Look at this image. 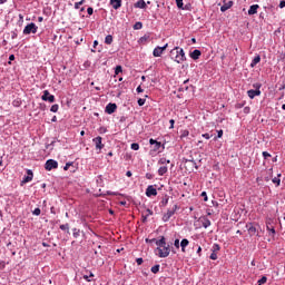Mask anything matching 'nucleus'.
Listing matches in <instances>:
<instances>
[{
	"label": "nucleus",
	"instance_id": "obj_1",
	"mask_svg": "<svg viewBox=\"0 0 285 285\" xmlns=\"http://www.w3.org/2000/svg\"><path fill=\"white\" fill-rule=\"evenodd\" d=\"M146 242H149V244L151 245L158 246L157 250H161V248H164L165 250H170V245H166V238L164 236L160 239H146Z\"/></svg>",
	"mask_w": 285,
	"mask_h": 285
},
{
	"label": "nucleus",
	"instance_id": "obj_2",
	"mask_svg": "<svg viewBox=\"0 0 285 285\" xmlns=\"http://www.w3.org/2000/svg\"><path fill=\"white\" fill-rule=\"evenodd\" d=\"M170 55H176L175 56V61L176 63H184L186 61V52L179 47H175L171 51Z\"/></svg>",
	"mask_w": 285,
	"mask_h": 285
},
{
	"label": "nucleus",
	"instance_id": "obj_3",
	"mask_svg": "<svg viewBox=\"0 0 285 285\" xmlns=\"http://www.w3.org/2000/svg\"><path fill=\"white\" fill-rule=\"evenodd\" d=\"M253 88L255 89H250L247 91L249 99H255V97H259V95H262V90H259V88H262L261 83H254Z\"/></svg>",
	"mask_w": 285,
	"mask_h": 285
},
{
	"label": "nucleus",
	"instance_id": "obj_4",
	"mask_svg": "<svg viewBox=\"0 0 285 285\" xmlns=\"http://www.w3.org/2000/svg\"><path fill=\"white\" fill-rule=\"evenodd\" d=\"M37 30H39V27L35 22H31L24 27L23 35H37Z\"/></svg>",
	"mask_w": 285,
	"mask_h": 285
},
{
	"label": "nucleus",
	"instance_id": "obj_5",
	"mask_svg": "<svg viewBox=\"0 0 285 285\" xmlns=\"http://www.w3.org/2000/svg\"><path fill=\"white\" fill-rule=\"evenodd\" d=\"M46 170H55V168H59V163L55 159H49L45 164Z\"/></svg>",
	"mask_w": 285,
	"mask_h": 285
},
{
	"label": "nucleus",
	"instance_id": "obj_6",
	"mask_svg": "<svg viewBox=\"0 0 285 285\" xmlns=\"http://www.w3.org/2000/svg\"><path fill=\"white\" fill-rule=\"evenodd\" d=\"M42 101H49V104H55V95H50V91L45 90L41 96Z\"/></svg>",
	"mask_w": 285,
	"mask_h": 285
},
{
	"label": "nucleus",
	"instance_id": "obj_7",
	"mask_svg": "<svg viewBox=\"0 0 285 285\" xmlns=\"http://www.w3.org/2000/svg\"><path fill=\"white\" fill-rule=\"evenodd\" d=\"M168 48V43H166L164 47H156L153 51L154 57H161L164 55V51Z\"/></svg>",
	"mask_w": 285,
	"mask_h": 285
},
{
	"label": "nucleus",
	"instance_id": "obj_8",
	"mask_svg": "<svg viewBox=\"0 0 285 285\" xmlns=\"http://www.w3.org/2000/svg\"><path fill=\"white\" fill-rule=\"evenodd\" d=\"M257 226L258 225H254L253 223H249L246 225L248 235H250V237H253L254 235H257Z\"/></svg>",
	"mask_w": 285,
	"mask_h": 285
},
{
	"label": "nucleus",
	"instance_id": "obj_9",
	"mask_svg": "<svg viewBox=\"0 0 285 285\" xmlns=\"http://www.w3.org/2000/svg\"><path fill=\"white\" fill-rule=\"evenodd\" d=\"M92 141L96 146V150H101L104 148V145L101 144V141H104V138H101V136L94 138Z\"/></svg>",
	"mask_w": 285,
	"mask_h": 285
},
{
	"label": "nucleus",
	"instance_id": "obj_10",
	"mask_svg": "<svg viewBox=\"0 0 285 285\" xmlns=\"http://www.w3.org/2000/svg\"><path fill=\"white\" fill-rule=\"evenodd\" d=\"M146 195L148 197H157V189L153 185H149L146 189Z\"/></svg>",
	"mask_w": 285,
	"mask_h": 285
},
{
	"label": "nucleus",
	"instance_id": "obj_11",
	"mask_svg": "<svg viewBox=\"0 0 285 285\" xmlns=\"http://www.w3.org/2000/svg\"><path fill=\"white\" fill-rule=\"evenodd\" d=\"M116 110H117V104L109 102L106 106L105 112H107V115H112V112H115Z\"/></svg>",
	"mask_w": 285,
	"mask_h": 285
},
{
	"label": "nucleus",
	"instance_id": "obj_12",
	"mask_svg": "<svg viewBox=\"0 0 285 285\" xmlns=\"http://www.w3.org/2000/svg\"><path fill=\"white\" fill-rule=\"evenodd\" d=\"M177 210V205H174L173 209H169L165 216H164V222H168L173 215H175V212Z\"/></svg>",
	"mask_w": 285,
	"mask_h": 285
},
{
	"label": "nucleus",
	"instance_id": "obj_13",
	"mask_svg": "<svg viewBox=\"0 0 285 285\" xmlns=\"http://www.w3.org/2000/svg\"><path fill=\"white\" fill-rule=\"evenodd\" d=\"M189 57L191 59H194V61H197V59H199V57H202V51L199 49H196L189 53Z\"/></svg>",
	"mask_w": 285,
	"mask_h": 285
},
{
	"label": "nucleus",
	"instance_id": "obj_14",
	"mask_svg": "<svg viewBox=\"0 0 285 285\" xmlns=\"http://www.w3.org/2000/svg\"><path fill=\"white\" fill-rule=\"evenodd\" d=\"M32 177H35V175L32 174V170L28 169L27 176L23 178L22 184L30 183L32 180Z\"/></svg>",
	"mask_w": 285,
	"mask_h": 285
},
{
	"label": "nucleus",
	"instance_id": "obj_15",
	"mask_svg": "<svg viewBox=\"0 0 285 285\" xmlns=\"http://www.w3.org/2000/svg\"><path fill=\"white\" fill-rule=\"evenodd\" d=\"M160 167L158 168V175L159 177H164L166 173H168V165H159Z\"/></svg>",
	"mask_w": 285,
	"mask_h": 285
},
{
	"label": "nucleus",
	"instance_id": "obj_16",
	"mask_svg": "<svg viewBox=\"0 0 285 285\" xmlns=\"http://www.w3.org/2000/svg\"><path fill=\"white\" fill-rule=\"evenodd\" d=\"M149 41H150V36L145 35L141 38H139L138 43H140V46H146Z\"/></svg>",
	"mask_w": 285,
	"mask_h": 285
},
{
	"label": "nucleus",
	"instance_id": "obj_17",
	"mask_svg": "<svg viewBox=\"0 0 285 285\" xmlns=\"http://www.w3.org/2000/svg\"><path fill=\"white\" fill-rule=\"evenodd\" d=\"M110 6L114 10H119L121 8V0H110Z\"/></svg>",
	"mask_w": 285,
	"mask_h": 285
},
{
	"label": "nucleus",
	"instance_id": "obj_18",
	"mask_svg": "<svg viewBox=\"0 0 285 285\" xmlns=\"http://www.w3.org/2000/svg\"><path fill=\"white\" fill-rule=\"evenodd\" d=\"M230 8H233V1L225 2L220 7V12H226V10H230Z\"/></svg>",
	"mask_w": 285,
	"mask_h": 285
},
{
	"label": "nucleus",
	"instance_id": "obj_19",
	"mask_svg": "<svg viewBox=\"0 0 285 285\" xmlns=\"http://www.w3.org/2000/svg\"><path fill=\"white\" fill-rule=\"evenodd\" d=\"M257 10H259V4H253L249 7L248 14L249 16L257 14Z\"/></svg>",
	"mask_w": 285,
	"mask_h": 285
},
{
	"label": "nucleus",
	"instance_id": "obj_20",
	"mask_svg": "<svg viewBox=\"0 0 285 285\" xmlns=\"http://www.w3.org/2000/svg\"><path fill=\"white\" fill-rule=\"evenodd\" d=\"M134 8H139L140 10L146 9V1L145 0H138L135 4Z\"/></svg>",
	"mask_w": 285,
	"mask_h": 285
},
{
	"label": "nucleus",
	"instance_id": "obj_21",
	"mask_svg": "<svg viewBox=\"0 0 285 285\" xmlns=\"http://www.w3.org/2000/svg\"><path fill=\"white\" fill-rule=\"evenodd\" d=\"M200 222L205 228H208V226H210V219H208L207 217H202Z\"/></svg>",
	"mask_w": 285,
	"mask_h": 285
},
{
	"label": "nucleus",
	"instance_id": "obj_22",
	"mask_svg": "<svg viewBox=\"0 0 285 285\" xmlns=\"http://www.w3.org/2000/svg\"><path fill=\"white\" fill-rule=\"evenodd\" d=\"M259 61H262V57L256 56L250 63V68H255L257 63H259Z\"/></svg>",
	"mask_w": 285,
	"mask_h": 285
},
{
	"label": "nucleus",
	"instance_id": "obj_23",
	"mask_svg": "<svg viewBox=\"0 0 285 285\" xmlns=\"http://www.w3.org/2000/svg\"><path fill=\"white\" fill-rule=\"evenodd\" d=\"M168 164H170V160H168L166 158H160L158 160V166H168Z\"/></svg>",
	"mask_w": 285,
	"mask_h": 285
},
{
	"label": "nucleus",
	"instance_id": "obj_24",
	"mask_svg": "<svg viewBox=\"0 0 285 285\" xmlns=\"http://www.w3.org/2000/svg\"><path fill=\"white\" fill-rule=\"evenodd\" d=\"M159 257H168L170 255L169 250H159L157 254Z\"/></svg>",
	"mask_w": 285,
	"mask_h": 285
},
{
	"label": "nucleus",
	"instance_id": "obj_25",
	"mask_svg": "<svg viewBox=\"0 0 285 285\" xmlns=\"http://www.w3.org/2000/svg\"><path fill=\"white\" fill-rule=\"evenodd\" d=\"M188 244H190V242H188V239L184 238V239L180 242L181 250H185V248H186V246H188Z\"/></svg>",
	"mask_w": 285,
	"mask_h": 285
},
{
	"label": "nucleus",
	"instance_id": "obj_26",
	"mask_svg": "<svg viewBox=\"0 0 285 285\" xmlns=\"http://www.w3.org/2000/svg\"><path fill=\"white\" fill-rule=\"evenodd\" d=\"M105 43L107 46H110L112 43V36L111 35L106 36Z\"/></svg>",
	"mask_w": 285,
	"mask_h": 285
},
{
	"label": "nucleus",
	"instance_id": "obj_27",
	"mask_svg": "<svg viewBox=\"0 0 285 285\" xmlns=\"http://www.w3.org/2000/svg\"><path fill=\"white\" fill-rule=\"evenodd\" d=\"M161 268V266L160 265H155V266H153L151 267V273H154V275H157V273H159V269Z\"/></svg>",
	"mask_w": 285,
	"mask_h": 285
},
{
	"label": "nucleus",
	"instance_id": "obj_28",
	"mask_svg": "<svg viewBox=\"0 0 285 285\" xmlns=\"http://www.w3.org/2000/svg\"><path fill=\"white\" fill-rule=\"evenodd\" d=\"M60 230H67V233H70V225L69 224L60 225Z\"/></svg>",
	"mask_w": 285,
	"mask_h": 285
},
{
	"label": "nucleus",
	"instance_id": "obj_29",
	"mask_svg": "<svg viewBox=\"0 0 285 285\" xmlns=\"http://www.w3.org/2000/svg\"><path fill=\"white\" fill-rule=\"evenodd\" d=\"M144 28V24L141 22H136L134 24V30H141Z\"/></svg>",
	"mask_w": 285,
	"mask_h": 285
},
{
	"label": "nucleus",
	"instance_id": "obj_30",
	"mask_svg": "<svg viewBox=\"0 0 285 285\" xmlns=\"http://www.w3.org/2000/svg\"><path fill=\"white\" fill-rule=\"evenodd\" d=\"M83 3H86V0H80L79 2H76V3H75V9H76V10H79V7H80V6H83Z\"/></svg>",
	"mask_w": 285,
	"mask_h": 285
},
{
	"label": "nucleus",
	"instance_id": "obj_31",
	"mask_svg": "<svg viewBox=\"0 0 285 285\" xmlns=\"http://www.w3.org/2000/svg\"><path fill=\"white\" fill-rule=\"evenodd\" d=\"M51 112H59V105H52L50 108Z\"/></svg>",
	"mask_w": 285,
	"mask_h": 285
},
{
	"label": "nucleus",
	"instance_id": "obj_32",
	"mask_svg": "<svg viewBox=\"0 0 285 285\" xmlns=\"http://www.w3.org/2000/svg\"><path fill=\"white\" fill-rule=\"evenodd\" d=\"M142 215H147V217H150L153 215V210L150 208H147L142 212Z\"/></svg>",
	"mask_w": 285,
	"mask_h": 285
},
{
	"label": "nucleus",
	"instance_id": "obj_33",
	"mask_svg": "<svg viewBox=\"0 0 285 285\" xmlns=\"http://www.w3.org/2000/svg\"><path fill=\"white\" fill-rule=\"evenodd\" d=\"M267 230H269V235H272V237H274V235H275V227L267 226Z\"/></svg>",
	"mask_w": 285,
	"mask_h": 285
},
{
	"label": "nucleus",
	"instance_id": "obj_34",
	"mask_svg": "<svg viewBox=\"0 0 285 285\" xmlns=\"http://www.w3.org/2000/svg\"><path fill=\"white\" fill-rule=\"evenodd\" d=\"M176 6L181 10L184 8V0H176Z\"/></svg>",
	"mask_w": 285,
	"mask_h": 285
},
{
	"label": "nucleus",
	"instance_id": "obj_35",
	"mask_svg": "<svg viewBox=\"0 0 285 285\" xmlns=\"http://www.w3.org/2000/svg\"><path fill=\"white\" fill-rule=\"evenodd\" d=\"M272 181L273 184H276V186H279V184H282V180L279 179V177H274Z\"/></svg>",
	"mask_w": 285,
	"mask_h": 285
},
{
	"label": "nucleus",
	"instance_id": "obj_36",
	"mask_svg": "<svg viewBox=\"0 0 285 285\" xmlns=\"http://www.w3.org/2000/svg\"><path fill=\"white\" fill-rule=\"evenodd\" d=\"M120 72H124V69L121 68V66H117L115 69V75H119Z\"/></svg>",
	"mask_w": 285,
	"mask_h": 285
},
{
	"label": "nucleus",
	"instance_id": "obj_37",
	"mask_svg": "<svg viewBox=\"0 0 285 285\" xmlns=\"http://www.w3.org/2000/svg\"><path fill=\"white\" fill-rule=\"evenodd\" d=\"M268 282V278L266 276H262V278L258 281V284H266Z\"/></svg>",
	"mask_w": 285,
	"mask_h": 285
},
{
	"label": "nucleus",
	"instance_id": "obj_38",
	"mask_svg": "<svg viewBox=\"0 0 285 285\" xmlns=\"http://www.w3.org/2000/svg\"><path fill=\"white\" fill-rule=\"evenodd\" d=\"M131 150H139V144L132 142L131 144Z\"/></svg>",
	"mask_w": 285,
	"mask_h": 285
},
{
	"label": "nucleus",
	"instance_id": "obj_39",
	"mask_svg": "<svg viewBox=\"0 0 285 285\" xmlns=\"http://www.w3.org/2000/svg\"><path fill=\"white\" fill-rule=\"evenodd\" d=\"M32 215H36L37 217H39V215H41V209H40V208H36V209L32 212Z\"/></svg>",
	"mask_w": 285,
	"mask_h": 285
},
{
	"label": "nucleus",
	"instance_id": "obj_40",
	"mask_svg": "<svg viewBox=\"0 0 285 285\" xmlns=\"http://www.w3.org/2000/svg\"><path fill=\"white\" fill-rule=\"evenodd\" d=\"M160 204H161V206H167L168 205V197L163 198Z\"/></svg>",
	"mask_w": 285,
	"mask_h": 285
},
{
	"label": "nucleus",
	"instance_id": "obj_41",
	"mask_svg": "<svg viewBox=\"0 0 285 285\" xmlns=\"http://www.w3.org/2000/svg\"><path fill=\"white\" fill-rule=\"evenodd\" d=\"M142 223L146 224L148 222V215L141 214Z\"/></svg>",
	"mask_w": 285,
	"mask_h": 285
},
{
	"label": "nucleus",
	"instance_id": "obj_42",
	"mask_svg": "<svg viewBox=\"0 0 285 285\" xmlns=\"http://www.w3.org/2000/svg\"><path fill=\"white\" fill-rule=\"evenodd\" d=\"M179 246H180L179 239H175V242H174V247H175L176 249H179Z\"/></svg>",
	"mask_w": 285,
	"mask_h": 285
},
{
	"label": "nucleus",
	"instance_id": "obj_43",
	"mask_svg": "<svg viewBox=\"0 0 285 285\" xmlns=\"http://www.w3.org/2000/svg\"><path fill=\"white\" fill-rule=\"evenodd\" d=\"M146 104V99L139 98L138 99V106H144Z\"/></svg>",
	"mask_w": 285,
	"mask_h": 285
},
{
	"label": "nucleus",
	"instance_id": "obj_44",
	"mask_svg": "<svg viewBox=\"0 0 285 285\" xmlns=\"http://www.w3.org/2000/svg\"><path fill=\"white\" fill-rule=\"evenodd\" d=\"M222 137H224V130L220 129L217 131V138L222 139Z\"/></svg>",
	"mask_w": 285,
	"mask_h": 285
},
{
	"label": "nucleus",
	"instance_id": "obj_45",
	"mask_svg": "<svg viewBox=\"0 0 285 285\" xmlns=\"http://www.w3.org/2000/svg\"><path fill=\"white\" fill-rule=\"evenodd\" d=\"M200 196L204 197V202H208V195L206 194V191H203Z\"/></svg>",
	"mask_w": 285,
	"mask_h": 285
},
{
	"label": "nucleus",
	"instance_id": "obj_46",
	"mask_svg": "<svg viewBox=\"0 0 285 285\" xmlns=\"http://www.w3.org/2000/svg\"><path fill=\"white\" fill-rule=\"evenodd\" d=\"M87 12H88V14L91 17V14H94V12H95V9H92V7H89V8L87 9Z\"/></svg>",
	"mask_w": 285,
	"mask_h": 285
},
{
	"label": "nucleus",
	"instance_id": "obj_47",
	"mask_svg": "<svg viewBox=\"0 0 285 285\" xmlns=\"http://www.w3.org/2000/svg\"><path fill=\"white\" fill-rule=\"evenodd\" d=\"M79 229H77V228H73V237H79Z\"/></svg>",
	"mask_w": 285,
	"mask_h": 285
},
{
	"label": "nucleus",
	"instance_id": "obj_48",
	"mask_svg": "<svg viewBox=\"0 0 285 285\" xmlns=\"http://www.w3.org/2000/svg\"><path fill=\"white\" fill-rule=\"evenodd\" d=\"M263 157L264 159H267L268 157H271V154L268 151H263Z\"/></svg>",
	"mask_w": 285,
	"mask_h": 285
},
{
	"label": "nucleus",
	"instance_id": "obj_49",
	"mask_svg": "<svg viewBox=\"0 0 285 285\" xmlns=\"http://www.w3.org/2000/svg\"><path fill=\"white\" fill-rule=\"evenodd\" d=\"M70 166H72V163H67L63 167V170H69Z\"/></svg>",
	"mask_w": 285,
	"mask_h": 285
},
{
	"label": "nucleus",
	"instance_id": "obj_50",
	"mask_svg": "<svg viewBox=\"0 0 285 285\" xmlns=\"http://www.w3.org/2000/svg\"><path fill=\"white\" fill-rule=\"evenodd\" d=\"M136 263L138 264V266H141V264H144V258H137Z\"/></svg>",
	"mask_w": 285,
	"mask_h": 285
},
{
	"label": "nucleus",
	"instance_id": "obj_51",
	"mask_svg": "<svg viewBox=\"0 0 285 285\" xmlns=\"http://www.w3.org/2000/svg\"><path fill=\"white\" fill-rule=\"evenodd\" d=\"M202 137H204V139H210L213 136L210 134H203Z\"/></svg>",
	"mask_w": 285,
	"mask_h": 285
},
{
	"label": "nucleus",
	"instance_id": "obj_52",
	"mask_svg": "<svg viewBox=\"0 0 285 285\" xmlns=\"http://www.w3.org/2000/svg\"><path fill=\"white\" fill-rule=\"evenodd\" d=\"M209 257H210V259H217V253H215V252L212 253Z\"/></svg>",
	"mask_w": 285,
	"mask_h": 285
},
{
	"label": "nucleus",
	"instance_id": "obj_53",
	"mask_svg": "<svg viewBox=\"0 0 285 285\" xmlns=\"http://www.w3.org/2000/svg\"><path fill=\"white\" fill-rule=\"evenodd\" d=\"M180 10H190V4H185V7L183 6V8H180Z\"/></svg>",
	"mask_w": 285,
	"mask_h": 285
},
{
	"label": "nucleus",
	"instance_id": "obj_54",
	"mask_svg": "<svg viewBox=\"0 0 285 285\" xmlns=\"http://www.w3.org/2000/svg\"><path fill=\"white\" fill-rule=\"evenodd\" d=\"M156 150H159V148H161V142L157 141L155 145Z\"/></svg>",
	"mask_w": 285,
	"mask_h": 285
},
{
	"label": "nucleus",
	"instance_id": "obj_55",
	"mask_svg": "<svg viewBox=\"0 0 285 285\" xmlns=\"http://www.w3.org/2000/svg\"><path fill=\"white\" fill-rule=\"evenodd\" d=\"M170 127L169 128H175V119L169 120Z\"/></svg>",
	"mask_w": 285,
	"mask_h": 285
},
{
	"label": "nucleus",
	"instance_id": "obj_56",
	"mask_svg": "<svg viewBox=\"0 0 285 285\" xmlns=\"http://www.w3.org/2000/svg\"><path fill=\"white\" fill-rule=\"evenodd\" d=\"M149 144L151 145V146H156V144H157V140H155V139H149Z\"/></svg>",
	"mask_w": 285,
	"mask_h": 285
},
{
	"label": "nucleus",
	"instance_id": "obj_57",
	"mask_svg": "<svg viewBox=\"0 0 285 285\" xmlns=\"http://www.w3.org/2000/svg\"><path fill=\"white\" fill-rule=\"evenodd\" d=\"M17 37H18L17 32L13 31V32L11 33V39H17Z\"/></svg>",
	"mask_w": 285,
	"mask_h": 285
},
{
	"label": "nucleus",
	"instance_id": "obj_58",
	"mask_svg": "<svg viewBox=\"0 0 285 285\" xmlns=\"http://www.w3.org/2000/svg\"><path fill=\"white\" fill-rule=\"evenodd\" d=\"M137 92H144V89L141 88V86H138L136 89Z\"/></svg>",
	"mask_w": 285,
	"mask_h": 285
},
{
	"label": "nucleus",
	"instance_id": "obj_59",
	"mask_svg": "<svg viewBox=\"0 0 285 285\" xmlns=\"http://www.w3.org/2000/svg\"><path fill=\"white\" fill-rule=\"evenodd\" d=\"M279 8H285V0H282V1H281Z\"/></svg>",
	"mask_w": 285,
	"mask_h": 285
},
{
	"label": "nucleus",
	"instance_id": "obj_60",
	"mask_svg": "<svg viewBox=\"0 0 285 285\" xmlns=\"http://www.w3.org/2000/svg\"><path fill=\"white\" fill-rule=\"evenodd\" d=\"M9 60H10V61H14V55H10V56H9Z\"/></svg>",
	"mask_w": 285,
	"mask_h": 285
},
{
	"label": "nucleus",
	"instance_id": "obj_61",
	"mask_svg": "<svg viewBox=\"0 0 285 285\" xmlns=\"http://www.w3.org/2000/svg\"><path fill=\"white\" fill-rule=\"evenodd\" d=\"M126 176H127V177H132V171H127V173H126Z\"/></svg>",
	"mask_w": 285,
	"mask_h": 285
},
{
	"label": "nucleus",
	"instance_id": "obj_62",
	"mask_svg": "<svg viewBox=\"0 0 285 285\" xmlns=\"http://www.w3.org/2000/svg\"><path fill=\"white\" fill-rule=\"evenodd\" d=\"M13 106L19 107V100H14Z\"/></svg>",
	"mask_w": 285,
	"mask_h": 285
},
{
	"label": "nucleus",
	"instance_id": "obj_63",
	"mask_svg": "<svg viewBox=\"0 0 285 285\" xmlns=\"http://www.w3.org/2000/svg\"><path fill=\"white\" fill-rule=\"evenodd\" d=\"M83 279H86V282H90V278L88 277V275H83Z\"/></svg>",
	"mask_w": 285,
	"mask_h": 285
},
{
	"label": "nucleus",
	"instance_id": "obj_64",
	"mask_svg": "<svg viewBox=\"0 0 285 285\" xmlns=\"http://www.w3.org/2000/svg\"><path fill=\"white\" fill-rule=\"evenodd\" d=\"M279 90H285V83L282 87H279Z\"/></svg>",
	"mask_w": 285,
	"mask_h": 285
}]
</instances>
